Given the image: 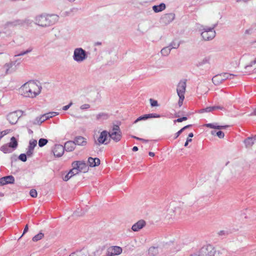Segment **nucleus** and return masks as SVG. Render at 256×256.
Listing matches in <instances>:
<instances>
[{"instance_id": "obj_1", "label": "nucleus", "mask_w": 256, "mask_h": 256, "mask_svg": "<svg viewBox=\"0 0 256 256\" xmlns=\"http://www.w3.org/2000/svg\"><path fill=\"white\" fill-rule=\"evenodd\" d=\"M42 89L41 86L34 81H30L23 84L20 91L24 97L34 98L40 94Z\"/></svg>"}, {"instance_id": "obj_2", "label": "nucleus", "mask_w": 256, "mask_h": 256, "mask_svg": "<svg viewBox=\"0 0 256 256\" xmlns=\"http://www.w3.org/2000/svg\"><path fill=\"white\" fill-rule=\"evenodd\" d=\"M36 24L42 27L49 26L55 24L58 20L56 15H40L36 18Z\"/></svg>"}, {"instance_id": "obj_3", "label": "nucleus", "mask_w": 256, "mask_h": 256, "mask_svg": "<svg viewBox=\"0 0 256 256\" xmlns=\"http://www.w3.org/2000/svg\"><path fill=\"white\" fill-rule=\"evenodd\" d=\"M217 25V24H214L212 27L200 26L198 31L200 32L202 38L204 40H210L216 36V32L214 28Z\"/></svg>"}, {"instance_id": "obj_4", "label": "nucleus", "mask_w": 256, "mask_h": 256, "mask_svg": "<svg viewBox=\"0 0 256 256\" xmlns=\"http://www.w3.org/2000/svg\"><path fill=\"white\" fill-rule=\"evenodd\" d=\"M72 58L75 62H82L88 58L87 52L82 48H76L74 50Z\"/></svg>"}, {"instance_id": "obj_5", "label": "nucleus", "mask_w": 256, "mask_h": 256, "mask_svg": "<svg viewBox=\"0 0 256 256\" xmlns=\"http://www.w3.org/2000/svg\"><path fill=\"white\" fill-rule=\"evenodd\" d=\"M108 135L114 142H119L122 138V132L119 126L116 124H114L112 131L108 132Z\"/></svg>"}, {"instance_id": "obj_6", "label": "nucleus", "mask_w": 256, "mask_h": 256, "mask_svg": "<svg viewBox=\"0 0 256 256\" xmlns=\"http://www.w3.org/2000/svg\"><path fill=\"white\" fill-rule=\"evenodd\" d=\"M216 250L212 245L204 246L200 250V256H214Z\"/></svg>"}, {"instance_id": "obj_7", "label": "nucleus", "mask_w": 256, "mask_h": 256, "mask_svg": "<svg viewBox=\"0 0 256 256\" xmlns=\"http://www.w3.org/2000/svg\"><path fill=\"white\" fill-rule=\"evenodd\" d=\"M176 18V15L174 13H167L164 14L160 18V22L164 24L168 25L171 23Z\"/></svg>"}, {"instance_id": "obj_8", "label": "nucleus", "mask_w": 256, "mask_h": 256, "mask_svg": "<svg viewBox=\"0 0 256 256\" xmlns=\"http://www.w3.org/2000/svg\"><path fill=\"white\" fill-rule=\"evenodd\" d=\"M72 166H76L78 172H86L88 167L84 161H74L72 163Z\"/></svg>"}, {"instance_id": "obj_9", "label": "nucleus", "mask_w": 256, "mask_h": 256, "mask_svg": "<svg viewBox=\"0 0 256 256\" xmlns=\"http://www.w3.org/2000/svg\"><path fill=\"white\" fill-rule=\"evenodd\" d=\"M242 58L248 62L244 66V68L247 69L248 68L252 67L253 65L256 64V56L254 54H248L244 55Z\"/></svg>"}, {"instance_id": "obj_10", "label": "nucleus", "mask_w": 256, "mask_h": 256, "mask_svg": "<svg viewBox=\"0 0 256 256\" xmlns=\"http://www.w3.org/2000/svg\"><path fill=\"white\" fill-rule=\"evenodd\" d=\"M20 111H15L9 113L7 115V120L12 124H16L19 118L20 117L21 114H20Z\"/></svg>"}, {"instance_id": "obj_11", "label": "nucleus", "mask_w": 256, "mask_h": 256, "mask_svg": "<svg viewBox=\"0 0 256 256\" xmlns=\"http://www.w3.org/2000/svg\"><path fill=\"white\" fill-rule=\"evenodd\" d=\"M122 252V248L118 246H112L107 250L106 254L108 256H114L120 255Z\"/></svg>"}, {"instance_id": "obj_12", "label": "nucleus", "mask_w": 256, "mask_h": 256, "mask_svg": "<svg viewBox=\"0 0 256 256\" xmlns=\"http://www.w3.org/2000/svg\"><path fill=\"white\" fill-rule=\"evenodd\" d=\"M48 118L46 116V114L42 115L40 116L36 117L35 120H30L28 122V124L30 126H32V125H40L45 120H47Z\"/></svg>"}, {"instance_id": "obj_13", "label": "nucleus", "mask_w": 256, "mask_h": 256, "mask_svg": "<svg viewBox=\"0 0 256 256\" xmlns=\"http://www.w3.org/2000/svg\"><path fill=\"white\" fill-rule=\"evenodd\" d=\"M64 151V146L61 144H56L52 150L54 156L58 158L63 155Z\"/></svg>"}, {"instance_id": "obj_14", "label": "nucleus", "mask_w": 256, "mask_h": 256, "mask_svg": "<svg viewBox=\"0 0 256 256\" xmlns=\"http://www.w3.org/2000/svg\"><path fill=\"white\" fill-rule=\"evenodd\" d=\"M25 21L19 19L14 20L12 21L7 22L4 24V28L14 27L16 26H22Z\"/></svg>"}, {"instance_id": "obj_15", "label": "nucleus", "mask_w": 256, "mask_h": 256, "mask_svg": "<svg viewBox=\"0 0 256 256\" xmlns=\"http://www.w3.org/2000/svg\"><path fill=\"white\" fill-rule=\"evenodd\" d=\"M37 144V141L36 140H30L29 142V145L26 151V154L28 157H31L34 152V150Z\"/></svg>"}, {"instance_id": "obj_16", "label": "nucleus", "mask_w": 256, "mask_h": 256, "mask_svg": "<svg viewBox=\"0 0 256 256\" xmlns=\"http://www.w3.org/2000/svg\"><path fill=\"white\" fill-rule=\"evenodd\" d=\"M186 81L181 80L179 82L176 88L178 96L184 95L186 92Z\"/></svg>"}, {"instance_id": "obj_17", "label": "nucleus", "mask_w": 256, "mask_h": 256, "mask_svg": "<svg viewBox=\"0 0 256 256\" xmlns=\"http://www.w3.org/2000/svg\"><path fill=\"white\" fill-rule=\"evenodd\" d=\"M14 182V178L12 176H8L0 178V186H4L9 184H13Z\"/></svg>"}, {"instance_id": "obj_18", "label": "nucleus", "mask_w": 256, "mask_h": 256, "mask_svg": "<svg viewBox=\"0 0 256 256\" xmlns=\"http://www.w3.org/2000/svg\"><path fill=\"white\" fill-rule=\"evenodd\" d=\"M146 225V222L144 220H140L134 224L132 227V229L134 232H138L142 229Z\"/></svg>"}, {"instance_id": "obj_19", "label": "nucleus", "mask_w": 256, "mask_h": 256, "mask_svg": "<svg viewBox=\"0 0 256 256\" xmlns=\"http://www.w3.org/2000/svg\"><path fill=\"white\" fill-rule=\"evenodd\" d=\"M210 56H206L202 59L198 60L196 64V66L198 68H202L204 65L206 64H210Z\"/></svg>"}, {"instance_id": "obj_20", "label": "nucleus", "mask_w": 256, "mask_h": 256, "mask_svg": "<svg viewBox=\"0 0 256 256\" xmlns=\"http://www.w3.org/2000/svg\"><path fill=\"white\" fill-rule=\"evenodd\" d=\"M80 256H96L95 252L87 248H82L78 252Z\"/></svg>"}, {"instance_id": "obj_21", "label": "nucleus", "mask_w": 256, "mask_h": 256, "mask_svg": "<svg viewBox=\"0 0 256 256\" xmlns=\"http://www.w3.org/2000/svg\"><path fill=\"white\" fill-rule=\"evenodd\" d=\"M100 160L98 158H93L90 157L88 158V162L90 167H95L100 164Z\"/></svg>"}, {"instance_id": "obj_22", "label": "nucleus", "mask_w": 256, "mask_h": 256, "mask_svg": "<svg viewBox=\"0 0 256 256\" xmlns=\"http://www.w3.org/2000/svg\"><path fill=\"white\" fill-rule=\"evenodd\" d=\"M75 146L76 144L74 141L70 140L66 142L65 143L64 148V150H66V152H72L74 150Z\"/></svg>"}, {"instance_id": "obj_23", "label": "nucleus", "mask_w": 256, "mask_h": 256, "mask_svg": "<svg viewBox=\"0 0 256 256\" xmlns=\"http://www.w3.org/2000/svg\"><path fill=\"white\" fill-rule=\"evenodd\" d=\"M74 142L76 145L77 144L81 146H84L87 144L86 139L81 136L76 137Z\"/></svg>"}, {"instance_id": "obj_24", "label": "nucleus", "mask_w": 256, "mask_h": 256, "mask_svg": "<svg viewBox=\"0 0 256 256\" xmlns=\"http://www.w3.org/2000/svg\"><path fill=\"white\" fill-rule=\"evenodd\" d=\"M108 134V132L106 130H103L101 132L100 136L98 138V142L99 144H104V142L106 140Z\"/></svg>"}, {"instance_id": "obj_25", "label": "nucleus", "mask_w": 256, "mask_h": 256, "mask_svg": "<svg viewBox=\"0 0 256 256\" xmlns=\"http://www.w3.org/2000/svg\"><path fill=\"white\" fill-rule=\"evenodd\" d=\"M256 140V135L252 137H248L244 140V143L246 148H250Z\"/></svg>"}, {"instance_id": "obj_26", "label": "nucleus", "mask_w": 256, "mask_h": 256, "mask_svg": "<svg viewBox=\"0 0 256 256\" xmlns=\"http://www.w3.org/2000/svg\"><path fill=\"white\" fill-rule=\"evenodd\" d=\"M166 8V6L164 3H161L159 5H154L152 6L153 10L156 13L163 11Z\"/></svg>"}, {"instance_id": "obj_27", "label": "nucleus", "mask_w": 256, "mask_h": 256, "mask_svg": "<svg viewBox=\"0 0 256 256\" xmlns=\"http://www.w3.org/2000/svg\"><path fill=\"white\" fill-rule=\"evenodd\" d=\"M206 126L210 128H216L218 130L225 128L228 127V126H218L216 124H207Z\"/></svg>"}, {"instance_id": "obj_28", "label": "nucleus", "mask_w": 256, "mask_h": 256, "mask_svg": "<svg viewBox=\"0 0 256 256\" xmlns=\"http://www.w3.org/2000/svg\"><path fill=\"white\" fill-rule=\"evenodd\" d=\"M108 114L105 112H100L96 114V120L100 121H103L104 120H106L108 118Z\"/></svg>"}, {"instance_id": "obj_29", "label": "nucleus", "mask_w": 256, "mask_h": 256, "mask_svg": "<svg viewBox=\"0 0 256 256\" xmlns=\"http://www.w3.org/2000/svg\"><path fill=\"white\" fill-rule=\"evenodd\" d=\"M213 84L216 86H218L222 84L223 82L220 76L218 74L214 76L212 78Z\"/></svg>"}, {"instance_id": "obj_30", "label": "nucleus", "mask_w": 256, "mask_h": 256, "mask_svg": "<svg viewBox=\"0 0 256 256\" xmlns=\"http://www.w3.org/2000/svg\"><path fill=\"white\" fill-rule=\"evenodd\" d=\"M9 146L13 149H16L18 145V141L15 137L12 136L10 138V142L8 144Z\"/></svg>"}, {"instance_id": "obj_31", "label": "nucleus", "mask_w": 256, "mask_h": 256, "mask_svg": "<svg viewBox=\"0 0 256 256\" xmlns=\"http://www.w3.org/2000/svg\"><path fill=\"white\" fill-rule=\"evenodd\" d=\"M218 75L220 76V78L222 79V82L224 81L227 79H231L232 76H234V74L227 72L218 74Z\"/></svg>"}, {"instance_id": "obj_32", "label": "nucleus", "mask_w": 256, "mask_h": 256, "mask_svg": "<svg viewBox=\"0 0 256 256\" xmlns=\"http://www.w3.org/2000/svg\"><path fill=\"white\" fill-rule=\"evenodd\" d=\"M11 148L9 146V145L8 144H4L0 148V150L3 152L4 153H10L12 152V150H11Z\"/></svg>"}, {"instance_id": "obj_33", "label": "nucleus", "mask_w": 256, "mask_h": 256, "mask_svg": "<svg viewBox=\"0 0 256 256\" xmlns=\"http://www.w3.org/2000/svg\"><path fill=\"white\" fill-rule=\"evenodd\" d=\"M171 50V49L170 48V46H166L164 48L161 50V54L164 56H167L168 55V54L170 53V52Z\"/></svg>"}, {"instance_id": "obj_34", "label": "nucleus", "mask_w": 256, "mask_h": 256, "mask_svg": "<svg viewBox=\"0 0 256 256\" xmlns=\"http://www.w3.org/2000/svg\"><path fill=\"white\" fill-rule=\"evenodd\" d=\"M158 252V249L156 247H150L148 250V254L152 256H156Z\"/></svg>"}, {"instance_id": "obj_35", "label": "nucleus", "mask_w": 256, "mask_h": 256, "mask_svg": "<svg viewBox=\"0 0 256 256\" xmlns=\"http://www.w3.org/2000/svg\"><path fill=\"white\" fill-rule=\"evenodd\" d=\"M180 42H177L176 40L172 41L168 46H170V49L172 48H177L180 46Z\"/></svg>"}, {"instance_id": "obj_36", "label": "nucleus", "mask_w": 256, "mask_h": 256, "mask_svg": "<svg viewBox=\"0 0 256 256\" xmlns=\"http://www.w3.org/2000/svg\"><path fill=\"white\" fill-rule=\"evenodd\" d=\"M44 236V234L42 232H40L38 234L34 236L32 238V240L34 242H37L40 240H41Z\"/></svg>"}, {"instance_id": "obj_37", "label": "nucleus", "mask_w": 256, "mask_h": 256, "mask_svg": "<svg viewBox=\"0 0 256 256\" xmlns=\"http://www.w3.org/2000/svg\"><path fill=\"white\" fill-rule=\"evenodd\" d=\"M216 110L215 106L206 107L205 108L202 109V112H209Z\"/></svg>"}, {"instance_id": "obj_38", "label": "nucleus", "mask_w": 256, "mask_h": 256, "mask_svg": "<svg viewBox=\"0 0 256 256\" xmlns=\"http://www.w3.org/2000/svg\"><path fill=\"white\" fill-rule=\"evenodd\" d=\"M48 140L45 138H40L38 140V146L40 147H42L46 144Z\"/></svg>"}, {"instance_id": "obj_39", "label": "nucleus", "mask_w": 256, "mask_h": 256, "mask_svg": "<svg viewBox=\"0 0 256 256\" xmlns=\"http://www.w3.org/2000/svg\"><path fill=\"white\" fill-rule=\"evenodd\" d=\"M68 172L72 176L79 173L76 166H72V168Z\"/></svg>"}, {"instance_id": "obj_40", "label": "nucleus", "mask_w": 256, "mask_h": 256, "mask_svg": "<svg viewBox=\"0 0 256 256\" xmlns=\"http://www.w3.org/2000/svg\"><path fill=\"white\" fill-rule=\"evenodd\" d=\"M32 50V48H28L27 50H25V51H24V52H22L18 54H16L15 55V56H24V54H26L28 53H30V52Z\"/></svg>"}, {"instance_id": "obj_41", "label": "nucleus", "mask_w": 256, "mask_h": 256, "mask_svg": "<svg viewBox=\"0 0 256 256\" xmlns=\"http://www.w3.org/2000/svg\"><path fill=\"white\" fill-rule=\"evenodd\" d=\"M46 115V116L48 119L52 118L54 116H56L58 114V112H50L47 114H45Z\"/></svg>"}, {"instance_id": "obj_42", "label": "nucleus", "mask_w": 256, "mask_h": 256, "mask_svg": "<svg viewBox=\"0 0 256 256\" xmlns=\"http://www.w3.org/2000/svg\"><path fill=\"white\" fill-rule=\"evenodd\" d=\"M26 156H28L26 154H22L19 156L18 158L22 162H25L26 161Z\"/></svg>"}, {"instance_id": "obj_43", "label": "nucleus", "mask_w": 256, "mask_h": 256, "mask_svg": "<svg viewBox=\"0 0 256 256\" xmlns=\"http://www.w3.org/2000/svg\"><path fill=\"white\" fill-rule=\"evenodd\" d=\"M30 194L32 198H36L38 195L37 192L36 190H31L30 192Z\"/></svg>"}, {"instance_id": "obj_44", "label": "nucleus", "mask_w": 256, "mask_h": 256, "mask_svg": "<svg viewBox=\"0 0 256 256\" xmlns=\"http://www.w3.org/2000/svg\"><path fill=\"white\" fill-rule=\"evenodd\" d=\"M179 96V100H178V105L180 106H181L182 104V103H183V101L184 100V95H180V96Z\"/></svg>"}, {"instance_id": "obj_45", "label": "nucleus", "mask_w": 256, "mask_h": 256, "mask_svg": "<svg viewBox=\"0 0 256 256\" xmlns=\"http://www.w3.org/2000/svg\"><path fill=\"white\" fill-rule=\"evenodd\" d=\"M216 136L220 138H222L224 136V134L222 131H218L216 132Z\"/></svg>"}, {"instance_id": "obj_46", "label": "nucleus", "mask_w": 256, "mask_h": 256, "mask_svg": "<svg viewBox=\"0 0 256 256\" xmlns=\"http://www.w3.org/2000/svg\"><path fill=\"white\" fill-rule=\"evenodd\" d=\"M148 116H149L150 118H159L161 116L160 115L157 114H148Z\"/></svg>"}, {"instance_id": "obj_47", "label": "nucleus", "mask_w": 256, "mask_h": 256, "mask_svg": "<svg viewBox=\"0 0 256 256\" xmlns=\"http://www.w3.org/2000/svg\"><path fill=\"white\" fill-rule=\"evenodd\" d=\"M187 119H188L187 117L183 116L182 118H178V119L174 120V122H183L184 120H187Z\"/></svg>"}, {"instance_id": "obj_48", "label": "nucleus", "mask_w": 256, "mask_h": 256, "mask_svg": "<svg viewBox=\"0 0 256 256\" xmlns=\"http://www.w3.org/2000/svg\"><path fill=\"white\" fill-rule=\"evenodd\" d=\"M150 103L152 106H158V102L156 100L150 99Z\"/></svg>"}, {"instance_id": "obj_49", "label": "nucleus", "mask_w": 256, "mask_h": 256, "mask_svg": "<svg viewBox=\"0 0 256 256\" xmlns=\"http://www.w3.org/2000/svg\"><path fill=\"white\" fill-rule=\"evenodd\" d=\"M90 108V105L89 104H84L80 106V108L82 110L88 109Z\"/></svg>"}, {"instance_id": "obj_50", "label": "nucleus", "mask_w": 256, "mask_h": 256, "mask_svg": "<svg viewBox=\"0 0 256 256\" xmlns=\"http://www.w3.org/2000/svg\"><path fill=\"white\" fill-rule=\"evenodd\" d=\"M12 66H13V64L12 62H10V63L5 64L4 67L6 70V72H8V70Z\"/></svg>"}, {"instance_id": "obj_51", "label": "nucleus", "mask_w": 256, "mask_h": 256, "mask_svg": "<svg viewBox=\"0 0 256 256\" xmlns=\"http://www.w3.org/2000/svg\"><path fill=\"white\" fill-rule=\"evenodd\" d=\"M72 102H71L70 104L66 106H64L62 109L64 110H67L72 106Z\"/></svg>"}, {"instance_id": "obj_52", "label": "nucleus", "mask_w": 256, "mask_h": 256, "mask_svg": "<svg viewBox=\"0 0 256 256\" xmlns=\"http://www.w3.org/2000/svg\"><path fill=\"white\" fill-rule=\"evenodd\" d=\"M72 176H70L69 172H68L63 178L64 180V181H68L70 178H71Z\"/></svg>"}, {"instance_id": "obj_53", "label": "nucleus", "mask_w": 256, "mask_h": 256, "mask_svg": "<svg viewBox=\"0 0 256 256\" xmlns=\"http://www.w3.org/2000/svg\"><path fill=\"white\" fill-rule=\"evenodd\" d=\"M184 130L181 128L180 130H178L174 138L176 139L178 136L182 133Z\"/></svg>"}, {"instance_id": "obj_54", "label": "nucleus", "mask_w": 256, "mask_h": 256, "mask_svg": "<svg viewBox=\"0 0 256 256\" xmlns=\"http://www.w3.org/2000/svg\"><path fill=\"white\" fill-rule=\"evenodd\" d=\"M142 120H144V118L142 116H140L138 117L136 120H135V121L134 122V123L136 124L138 122Z\"/></svg>"}, {"instance_id": "obj_55", "label": "nucleus", "mask_w": 256, "mask_h": 256, "mask_svg": "<svg viewBox=\"0 0 256 256\" xmlns=\"http://www.w3.org/2000/svg\"><path fill=\"white\" fill-rule=\"evenodd\" d=\"M192 141V139H189L188 138H187L186 142L184 144V146H187L189 142H191Z\"/></svg>"}, {"instance_id": "obj_56", "label": "nucleus", "mask_w": 256, "mask_h": 256, "mask_svg": "<svg viewBox=\"0 0 256 256\" xmlns=\"http://www.w3.org/2000/svg\"><path fill=\"white\" fill-rule=\"evenodd\" d=\"M28 224H26V226H25L24 228V232H23V234H22V236H23L25 233H26V232H28Z\"/></svg>"}, {"instance_id": "obj_57", "label": "nucleus", "mask_w": 256, "mask_h": 256, "mask_svg": "<svg viewBox=\"0 0 256 256\" xmlns=\"http://www.w3.org/2000/svg\"><path fill=\"white\" fill-rule=\"evenodd\" d=\"M78 252L71 254L70 256H80Z\"/></svg>"}, {"instance_id": "obj_58", "label": "nucleus", "mask_w": 256, "mask_h": 256, "mask_svg": "<svg viewBox=\"0 0 256 256\" xmlns=\"http://www.w3.org/2000/svg\"><path fill=\"white\" fill-rule=\"evenodd\" d=\"M216 110H223L224 109V107L220 106H215Z\"/></svg>"}, {"instance_id": "obj_59", "label": "nucleus", "mask_w": 256, "mask_h": 256, "mask_svg": "<svg viewBox=\"0 0 256 256\" xmlns=\"http://www.w3.org/2000/svg\"><path fill=\"white\" fill-rule=\"evenodd\" d=\"M142 116L144 118V120H146L148 118H150V116H148V114H144V115Z\"/></svg>"}, {"instance_id": "obj_60", "label": "nucleus", "mask_w": 256, "mask_h": 256, "mask_svg": "<svg viewBox=\"0 0 256 256\" xmlns=\"http://www.w3.org/2000/svg\"><path fill=\"white\" fill-rule=\"evenodd\" d=\"M191 126H192V125H191V124H188V125H187V126H184V128H182V129L183 130H186V128H190V127Z\"/></svg>"}, {"instance_id": "obj_61", "label": "nucleus", "mask_w": 256, "mask_h": 256, "mask_svg": "<svg viewBox=\"0 0 256 256\" xmlns=\"http://www.w3.org/2000/svg\"><path fill=\"white\" fill-rule=\"evenodd\" d=\"M133 138L136 139V140H144V139L143 138H138V137H136V136H132Z\"/></svg>"}, {"instance_id": "obj_62", "label": "nucleus", "mask_w": 256, "mask_h": 256, "mask_svg": "<svg viewBox=\"0 0 256 256\" xmlns=\"http://www.w3.org/2000/svg\"><path fill=\"white\" fill-rule=\"evenodd\" d=\"M138 150V148L137 146H134L133 148H132V150L134 152H136V151Z\"/></svg>"}, {"instance_id": "obj_63", "label": "nucleus", "mask_w": 256, "mask_h": 256, "mask_svg": "<svg viewBox=\"0 0 256 256\" xmlns=\"http://www.w3.org/2000/svg\"><path fill=\"white\" fill-rule=\"evenodd\" d=\"M148 154L150 156H152V157L154 156V153L153 152H149Z\"/></svg>"}, {"instance_id": "obj_64", "label": "nucleus", "mask_w": 256, "mask_h": 256, "mask_svg": "<svg viewBox=\"0 0 256 256\" xmlns=\"http://www.w3.org/2000/svg\"><path fill=\"white\" fill-rule=\"evenodd\" d=\"M190 256H200V254H190Z\"/></svg>"}]
</instances>
